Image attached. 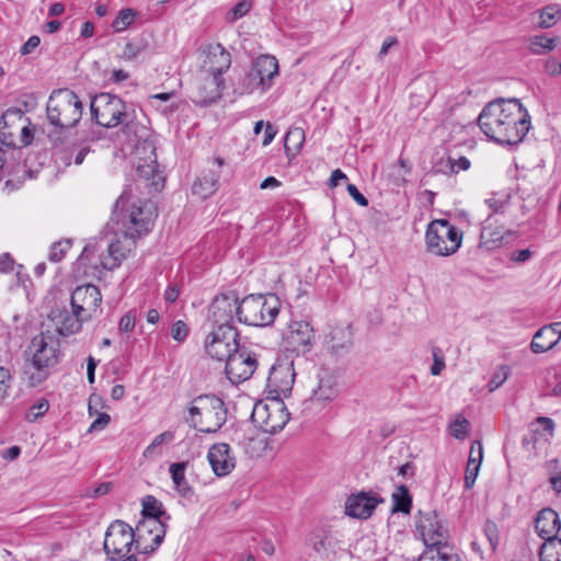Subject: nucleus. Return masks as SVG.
<instances>
[{"label":"nucleus","instance_id":"obj_15","mask_svg":"<svg viewBox=\"0 0 561 561\" xmlns=\"http://www.w3.org/2000/svg\"><path fill=\"white\" fill-rule=\"evenodd\" d=\"M238 336L236 328H211L204 343L205 351L217 360H226L239 347Z\"/></svg>","mask_w":561,"mask_h":561},{"label":"nucleus","instance_id":"obj_7","mask_svg":"<svg viewBox=\"0 0 561 561\" xmlns=\"http://www.w3.org/2000/svg\"><path fill=\"white\" fill-rule=\"evenodd\" d=\"M463 233L447 219H435L425 232L426 250L437 256H449L458 251Z\"/></svg>","mask_w":561,"mask_h":561},{"label":"nucleus","instance_id":"obj_62","mask_svg":"<svg viewBox=\"0 0 561 561\" xmlns=\"http://www.w3.org/2000/svg\"><path fill=\"white\" fill-rule=\"evenodd\" d=\"M545 70L551 76L561 75V62L554 58H551L545 64Z\"/></svg>","mask_w":561,"mask_h":561},{"label":"nucleus","instance_id":"obj_23","mask_svg":"<svg viewBox=\"0 0 561 561\" xmlns=\"http://www.w3.org/2000/svg\"><path fill=\"white\" fill-rule=\"evenodd\" d=\"M49 319L55 325L56 332L62 336L77 334L82 329L83 321H87L79 312L67 308H56L49 313Z\"/></svg>","mask_w":561,"mask_h":561},{"label":"nucleus","instance_id":"obj_1","mask_svg":"<svg viewBox=\"0 0 561 561\" xmlns=\"http://www.w3.org/2000/svg\"><path fill=\"white\" fill-rule=\"evenodd\" d=\"M156 217L152 202L124 191L114 206L112 220L117 228L108 241L106 253L100 256L102 267L108 271L118 267L136 249V240L151 229Z\"/></svg>","mask_w":561,"mask_h":561},{"label":"nucleus","instance_id":"obj_43","mask_svg":"<svg viewBox=\"0 0 561 561\" xmlns=\"http://www.w3.org/2000/svg\"><path fill=\"white\" fill-rule=\"evenodd\" d=\"M560 13L561 11L558 5H547L539 13L538 24L543 28L551 27L556 23Z\"/></svg>","mask_w":561,"mask_h":561},{"label":"nucleus","instance_id":"obj_32","mask_svg":"<svg viewBox=\"0 0 561 561\" xmlns=\"http://www.w3.org/2000/svg\"><path fill=\"white\" fill-rule=\"evenodd\" d=\"M175 93L174 92H162L152 94L148 98V104L152 108L159 111L164 116L172 115L179 107L178 103L174 101Z\"/></svg>","mask_w":561,"mask_h":561},{"label":"nucleus","instance_id":"obj_46","mask_svg":"<svg viewBox=\"0 0 561 561\" xmlns=\"http://www.w3.org/2000/svg\"><path fill=\"white\" fill-rule=\"evenodd\" d=\"M508 375H510L508 366H506V365L499 366L494 370V373L488 383L489 391L493 392L496 389H499L507 380Z\"/></svg>","mask_w":561,"mask_h":561},{"label":"nucleus","instance_id":"obj_13","mask_svg":"<svg viewBox=\"0 0 561 561\" xmlns=\"http://www.w3.org/2000/svg\"><path fill=\"white\" fill-rule=\"evenodd\" d=\"M165 533L163 520L141 519L134 529L135 550L144 554L153 552L162 543Z\"/></svg>","mask_w":561,"mask_h":561},{"label":"nucleus","instance_id":"obj_33","mask_svg":"<svg viewBox=\"0 0 561 561\" xmlns=\"http://www.w3.org/2000/svg\"><path fill=\"white\" fill-rule=\"evenodd\" d=\"M262 78L259 80L256 73H254V70L251 67L239 77L233 91L238 95L251 94L255 91L262 92Z\"/></svg>","mask_w":561,"mask_h":561},{"label":"nucleus","instance_id":"obj_25","mask_svg":"<svg viewBox=\"0 0 561 561\" xmlns=\"http://www.w3.org/2000/svg\"><path fill=\"white\" fill-rule=\"evenodd\" d=\"M314 339L313 330L308 322L295 321L289 324L285 340L295 352H306Z\"/></svg>","mask_w":561,"mask_h":561},{"label":"nucleus","instance_id":"obj_56","mask_svg":"<svg viewBox=\"0 0 561 561\" xmlns=\"http://www.w3.org/2000/svg\"><path fill=\"white\" fill-rule=\"evenodd\" d=\"M15 129L18 137H20V144H22L24 147L30 145L33 140V134L30 127L23 123H18Z\"/></svg>","mask_w":561,"mask_h":561},{"label":"nucleus","instance_id":"obj_49","mask_svg":"<svg viewBox=\"0 0 561 561\" xmlns=\"http://www.w3.org/2000/svg\"><path fill=\"white\" fill-rule=\"evenodd\" d=\"M483 534L490 543V549L494 551L499 545V529L496 524L486 520L483 525Z\"/></svg>","mask_w":561,"mask_h":561},{"label":"nucleus","instance_id":"obj_37","mask_svg":"<svg viewBox=\"0 0 561 561\" xmlns=\"http://www.w3.org/2000/svg\"><path fill=\"white\" fill-rule=\"evenodd\" d=\"M511 196L506 193H494L484 201L485 205L490 209L489 216L495 218L496 215L505 214Z\"/></svg>","mask_w":561,"mask_h":561},{"label":"nucleus","instance_id":"obj_35","mask_svg":"<svg viewBox=\"0 0 561 561\" xmlns=\"http://www.w3.org/2000/svg\"><path fill=\"white\" fill-rule=\"evenodd\" d=\"M186 466V462H174L170 466V474L174 484V489L182 496H188L192 493V488L185 478Z\"/></svg>","mask_w":561,"mask_h":561},{"label":"nucleus","instance_id":"obj_36","mask_svg":"<svg viewBox=\"0 0 561 561\" xmlns=\"http://www.w3.org/2000/svg\"><path fill=\"white\" fill-rule=\"evenodd\" d=\"M305 141V131L300 127H291L287 131L284 140V148L287 157L295 156L302 147Z\"/></svg>","mask_w":561,"mask_h":561},{"label":"nucleus","instance_id":"obj_30","mask_svg":"<svg viewBox=\"0 0 561 561\" xmlns=\"http://www.w3.org/2000/svg\"><path fill=\"white\" fill-rule=\"evenodd\" d=\"M497 220L492 216H488L483 221L480 239L481 243L489 249L499 247L506 234H512L511 230H505L503 225L496 226Z\"/></svg>","mask_w":561,"mask_h":561},{"label":"nucleus","instance_id":"obj_24","mask_svg":"<svg viewBox=\"0 0 561 561\" xmlns=\"http://www.w3.org/2000/svg\"><path fill=\"white\" fill-rule=\"evenodd\" d=\"M561 340V322H553L541 327L534 335L530 350L541 354L553 348Z\"/></svg>","mask_w":561,"mask_h":561},{"label":"nucleus","instance_id":"obj_27","mask_svg":"<svg viewBox=\"0 0 561 561\" xmlns=\"http://www.w3.org/2000/svg\"><path fill=\"white\" fill-rule=\"evenodd\" d=\"M535 528L543 540L557 539V534L561 528L558 513L549 507L541 510L535 520Z\"/></svg>","mask_w":561,"mask_h":561},{"label":"nucleus","instance_id":"obj_48","mask_svg":"<svg viewBox=\"0 0 561 561\" xmlns=\"http://www.w3.org/2000/svg\"><path fill=\"white\" fill-rule=\"evenodd\" d=\"M252 0H241L239 1L228 13L227 19L229 22H236L237 20L243 18L252 8Z\"/></svg>","mask_w":561,"mask_h":561},{"label":"nucleus","instance_id":"obj_21","mask_svg":"<svg viewBox=\"0 0 561 561\" xmlns=\"http://www.w3.org/2000/svg\"><path fill=\"white\" fill-rule=\"evenodd\" d=\"M225 160L217 157L211 162V167L204 170L196 178L192 185V194L205 199L217 192L219 188L220 169L224 167Z\"/></svg>","mask_w":561,"mask_h":561},{"label":"nucleus","instance_id":"obj_44","mask_svg":"<svg viewBox=\"0 0 561 561\" xmlns=\"http://www.w3.org/2000/svg\"><path fill=\"white\" fill-rule=\"evenodd\" d=\"M174 439V435L171 432H163L157 435L151 444L144 450L142 457L148 459L157 455L156 450L164 443H170Z\"/></svg>","mask_w":561,"mask_h":561},{"label":"nucleus","instance_id":"obj_31","mask_svg":"<svg viewBox=\"0 0 561 561\" xmlns=\"http://www.w3.org/2000/svg\"><path fill=\"white\" fill-rule=\"evenodd\" d=\"M483 459V447L479 440L473 442L465 473V486L471 489L477 480Z\"/></svg>","mask_w":561,"mask_h":561},{"label":"nucleus","instance_id":"obj_54","mask_svg":"<svg viewBox=\"0 0 561 561\" xmlns=\"http://www.w3.org/2000/svg\"><path fill=\"white\" fill-rule=\"evenodd\" d=\"M11 379L10 371L4 367H0V402L7 397Z\"/></svg>","mask_w":561,"mask_h":561},{"label":"nucleus","instance_id":"obj_60","mask_svg":"<svg viewBox=\"0 0 561 561\" xmlns=\"http://www.w3.org/2000/svg\"><path fill=\"white\" fill-rule=\"evenodd\" d=\"M180 296V287L176 284H170L164 290V300L169 304H173Z\"/></svg>","mask_w":561,"mask_h":561},{"label":"nucleus","instance_id":"obj_47","mask_svg":"<svg viewBox=\"0 0 561 561\" xmlns=\"http://www.w3.org/2000/svg\"><path fill=\"white\" fill-rule=\"evenodd\" d=\"M70 248H71L70 239L55 242L51 245L50 251H49V260L55 263L61 261L62 257L65 256V254L70 250Z\"/></svg>","mask_w":561,"mask_h":561},{"label":"nucleus","instance_id":"obj_6","mask_svg":"<svg viewBox=\"0 0 561 561\" xmlns=\"http://www.w3.org/2000/svg\"><path fill=\"white\" fill-rule=\"evenodd\" d=\"M83 113V105L79 96L71 90L54 91L47 103V117L49 122L60 128L76 126Z\"/></svg>","mask_w":561,"mask_h":561},{"label":"nucleus","instance_id":"obj_20","mask_svg":"<svg viewBox=\"0 0 561 561\" xmlns=\"http://www.w3.org/2000/svg\"><path fill=\"white\" fill-rule=\"evenodd\" d=\"M137 153H144L145 157H139L136 171L139 178L151 182V185L159 191L163 176L158 169L156 148L151 142L145 141L140 147L137 148Z\"/></svg>","mask_w":561,"mask_h":561},{"label":"nucleus","instance_id":"obj_22","mask_svg":"<svg viewBox=\"0 0 561 561\" xmlns=\"http://www.w3.org/2000/svg\"><path fill=\"white\" fill-rule=\"evenodd\" d=\"M207 459L214 473L219 478L228 476L237 465L236 455L227 443L211 445Z\"/></svg>","mask_w":561,"mask_h":561},{"label":"nucleus","instance_id":"obj_29","mask_svg":"<svg viewBox=\"0 0 561 561\" xmlns=\"http://www.w3.org/2000/svg\"><path fill=\"white\" fill-rule=\"evenodd\" d=\"M377 503L378 502L375 497L365 493H359L347 499L345 510L352 517L367 518L376 508Z\"/></svg>","mask_w":561,"mask_h":561},{"label":"nucleus","instance_id":"obj_57","mask_svg":"<svg viewBox=\"0 0 561 561\" xmlns=\"http://www.w3.org/2000/svg\"><path fill=\"white\" fill-rule=\"evenodd\" d=\"M450 164L451 172H459L460 170L466 171L470 168V161L466 157H459L458 159H451L448 160Z\"/></svg>","mask_w":561,"mask_h":561},{"label":"nucleus","instance_id":"obj_59","mask_svg":"<svg viewBox=\"0 0 561 561\" xmlns=\"http://www.w3.org/2000/svg\"><path fill=\"white\" fill-rule=\"evenodd\" d=\"M348 194L353 197V199L360 206H367L368 201L367 198L358 191L356 185L354 184H347L346 187Z\"/></svg>","mask_w":561,"mask_h":561},{"label":"nucleus","instance_id":"obj_12","mask_svg":"<svg viewBox=\"0 0 561 561\" xmlns=\"http://www.w3.org/2000/svg\"><path fill=\"white\" fill-rule=\"evenodd\" d=\"M135 546L134 529L125 522L116 519L110 524L104 538V552L113 561L126 557Z\"/></svg>","mask_w":561,"mask_h":561},{"label":"nucleus","instance_id":"obj_11","mask_svg":"<svg viewBox=\"0 0 561 561\" xmlns=\"http://www.w3.org/2000/svg\"><path fill=\"white\" fill-rule=\"evenodd\" d=\"M206 58L204 66L208 68L207 78L210 88L207 99L215 100L220 96L224 89L222 72L231 65V55L221 44H209L204 50Z\"/></svg>","mask_w":561,"mask_h":561},{"label":"nucleus","instance_id":"obj_55","mask_svg":"<svg viewBox=\"0 0 561 561\" xmlns=\"http://www.w3.org/2000/svg\"><path fill=\"white\" fill-rule=\"evenodd\" d=\"M135 324H136V317L131 311H129L121 318L118 328H119L121 332L127 333V332H130L134 330Z\"/></svg>","mask_w":561,"mask_h":561},{"label":"nucleus","instance_id":"obj_16","mask_svg":"<svg viewBox=\"0 0 561 561\" xmlns=\"http://www.w3.org/2000/svg\"><path fill=\"white\" fill-rule=\"evenodd\" d=\"M257 368V358L255 353L245 347H238L226 359V375L233 385L248 380Z\"/></svg>","mask_w":561,"mask_h":561},{"label":"nucleus","instance_id":"obj_26","mask_svg":"<svg viewBox=\"0 0 561 561\" xmlns=\"http://www.w3.org/2000/svg\"><path fill=\"white\" fill-rule=\"evenodd\" d=\"M24 117L21 111L8 110L0 118V139L5 148H19L16 145V125L24 123Z\"/></svg>","mask_w":561,"mask_h":561},{"label":"nucleus","instance_id":"obj_28","mask_svg":"<svg viewBox=\"0 0 561 561\" xmlns=\"http://www.w3.org/2000/svg\"><path fill=\"white\" fill-rule=\"evenodd\" d=\"M252 69L257 78H262V93L266 92L273 84L274 79L278 76V61L274 56L262 55L257 57L253 64Z\"/></svg>","mask_w":561,"mask_h":561},{"label":"nucleus","instance_id":"obj_38","mask_svg":"<svg viewBox=\"0 0 561 561\" xmlns=\"http://www.w3.org/2000/svg\"><path fill=\"white\" fill-rule=\"evenodd\" d=\"M540 561H561V539L545 540L539 551Z\"/></svg>","mask_w":561,"mask_h":561},{"label":"nucleus","instance_id":"obj_41","mask_svg":"<svg viewBox=\"0 0 561 561\" xmlns=\"http://www.w3.org/2000/svg\"><path fill=\"white\" fill-rule=\"evenodd\" d=\"M337 389L331 379H321L318 389L313 391V399L318 401H328L335 398Z\"/></svg>","mask_w":561,"mask_h":561},{"label":"nucleus","instance_id":"obj_2","mask_svg":"<svg viewBox=\"0 0 561 561\" xmlns=\"http://www.w3.org/2000/svg\"><path fill=\"white\" fill-rule=\"evenodd\" d=\"M480 129L501 145L520 142L530 128V116L519 100H497L488 103L478 118Z\"/></svg>","mask_w":561,"mask_h":561},{"label":"nucleus","instance_id":"obj_51","mask_svg":"<svg viewBox=\"0 0 561 561\" xmlns=\"http://www.w3.org/2000/svg\"><path fill=\"white\" fill-rule=\"evenodd\" d=\"M146 45L142 42H129L125 45L122 56L124 59H135L144 49Z\"/></svg>","mask_w":561,"mask_h":561},{"label":"nucleus","instance_id":"obj_4","mask_svg":"<svg viewBox=\"0 0 561 561\" xmlns=\"http://www.w3.org/2000/svg\"><path fill=\"white\" fill-rule=\"evenodd\" d=\"M26 354L37 371L31 376L32 385L39 383L47 379L49 369L59 362L61 356L59 339L49 330L43 331L32 337Z\"/></svg>","mask_w":561,"mask_h":561},{"label":"nucleus","instance_id":"obj_19","mask_svg":"<svg viewBox=\"0 0 561 561\" xmlns=\"http://www.w3.org/2000/svg\"><path fill=\"white\" fill-rule=\"evenodd\" d=\"M27 161L28 158L24 148H5L1 171L4 175L11 178L10 181L23 182L26 179H34L35 175Z\"/></svg>","mask_w":561,"mask_h":561},{"label":"nucleus","instance_id":"obj_3","mask_svg":"<svg viewBox=\"0 0 561 561\" xmlns=\"http://www.w3.org/2000/svg\"><path fill=\"white\" fill-rule=\"evenodd\" d=\"M228 410L222 399L215 394H201L188 407L184 421L201 433H217L227 422Z\"/></svg>","mask_w":561,"mask_h":561},{"label":"nucleus","instance_id":"obj_45","mask_svg":"<svg viewBox=\"0 0 561 561\" xmlns=\"http://www.w3.org/2000/svg\"><path fill=\"white\" fill-rule=\"evenodd\" d=\"M469 431V422L462 415H457L449 425V433L456 439H463Z\"/></svg>","mask_w":561,"mask_h":561},{"label":"nucleus","instance_id":"obj_40","mask_svg":"<svg viewBox=\"0 0 561 561\" xmlns=\"http://www.w3.org/2000/svg\"><path fill=\"white\" fill-rule=\"evenodd\" d=\"M393 512L409 513L412 504V499L409 490L404 485H399L392 494Z\"/></svg>","mask_w":561,"mask_h":561},{"label":"nucleus","instance_id":"obj_10","mask_svg":"<svg viewBox=\"0 0 561 561\" xmlns=\"http://www.w3.org/2000/svg\"><path fill=\"white\" fill-rule=\"evenodd\" d=\"M251 417L263 432L276 434L288 423L290 414L284 401L274 397L266 402L255 403Z\"/></svg>","mask_w":561,"mask_h":561},{"label":"nucleus","instance_id":"obj_5","mask_svg":"<svg viewBox=\"0 0 561 561\" xmlns=\"http://www.w3.org/2000/svg\"><path fill=\"white\" fill-rule=\"evenodd\" d=\"M280 301L277 296L249 295L239 301L238 321L247 325L267 327L277 317Z\"/></svg>","mask_w":561,"mask_h":561},{"label":"nucleus","instance_id":"obj_9","mask_svg":"<svg viewBox=\"0 0 561 561\" xmlns=\"http://www.w3.org/2000/svg\"><path fill=\"white\" fill-rule=\"evenodd\" d=\"M90 111L96 124L106 128L128 126L130 123L125 102L111 93L96 94L91 101Z\"/></svg>","mask_w":561,"mask_h":561},{"label":"nucleus","instance_id":"obj_61","mask_svg":"<svg viewBox=\"0 0 561 561\" xmlns=\"http://www.w3.org/2000/svg\"><path fill=\"white\" fill-rule=\"evenodd\" d=\"M39 43H41L39 37L36 35H33L23 44L20 53L22 55H28L39 45Z\"/></svg>","mask_w":561,"mask_h":561},{"label":"nucleus","instance_id":"obj_58","mask_svg":"<svg viewBox=\"0 0 561 561\" xmlns=\"http://www.w3.org/2000/svg\"><path fill=\"white\" fill-rule=\"evenodd\" d=\"M111 421V416L107 413H101L90 425L89 432L101 431L105 428Z\"/></svg>","mask_w":561,"mask_h":561},{"label":"nucleus","instance_id":"obj_52","mask_svg":"<svg viewBox=\"0 0 561 561\" xmlns=\"http://www.w3.org/2000/svg\"><path fill=\"white\" fill-rule=\"evenodd\" d=\"M188 335V328L182 320H178L172 324L171 336L174 341L182 343Z\"/></svg>","mask_w":561,"mask_h":561},{"label":"nucleus","instance_id":"obj_42","mask_svg":"<svg viewBox=\"0 0 561 561\" xmlns=\"http://www.w3.org/2000/svg\"><path fill=\"white\" fill-rule=\"evenodd\" d=\"M137 13L133 9H123L114 19L112 26L116 32L125 31L135 20Z\"/></svg>","mask_w":561,"mask_h":561},{"label":"nucleus","instance_id":"obj_39","mask_svg":"<svg viewBox=\"0 0 561 561\" xmlns=\"http://www.w3.org/2000/svg\"><path fill=\"white\" fill-rule=\"evenodd\" d=\"M557 38L535 35L529 38V49L536 55L547 54L556 48Z\"/></svg>","mask_w":561,"mask_h":561},{"label":"nucleus","instance_id":"obj_18","mask_svg":"<svg viewBox=\"0 0 561 561\" xmlns=\"http://www.w3.org/2000/svg\"><path fill=\"white\" fill-rule=\"evenodd\" d=\"M295 381L294 363L287 358L277 359L271 367L267 377V387L275 398L288 397L291 393Z\"/></svg>","mask_w":561,"mask_h":561},{"label":"nucleus","instance_id":"obj_17","mask_svg":"<svg viewBox=\"0 0 561 561\" xmlns=\"http://www.w3.org/2000/svg\"><path fill=\"white\" fill-rule=\"evenodd\" d=\"M102 295L100 289L91 284L78 286L71 294L70 305L85 320L101 313Z\"/></svg>","mask_w":561,"mask_h":561},{"label":"nucleus","instance_id":"obj_63","mask_svg":"<svg viewBox=\"0 0 561 561\" xmlns=\"http://www.w3.org/2000/svg\"><path fill=\"white\" fill-rule=\"evenodd\" d=\"M98 366V362L94 359V357L89 356L87 360V377L89 383H93L95 380V369Z\"/></svg>","mask_w":561,"mask_h":561},{"label":"nucleus","instance_id":"obj_14","mask_svg":"<svg viewBox=\"0 0 561 561\" xmlns=\"http://www.w3.org/2000/svg\"><path fill=\"white\" fill-rule=\"evenodd\" d=\"M239 299L234 294L216 296L208 308V322L210 328H234V318L238 319Z\"/></svg>","mask_w":561,"mask_h":561},{"label":"nucleus","instance_id":"obj_34","mask_svg":"<svg viewBox=\"0 0 561 561\" xmlns=\"http://www.w3.org/2000/svg\"><path fill=\"white\" fill-rule=\"evenodd\" d=\"M142 519L170 520L171 516L164 511L162 503L152 495L142 499Z\"/></svg>","mask_w":561,"mask_h":561},{"label":"nucleus","instance_id":"obj_64","mask_svg":"<svg viewBox=\"0 0 561 561\" xmlns=\"http://www.w3.org/2000/svg\"><path fill=\"white\" fill-rule=\"evenodd\" d=\"M549 483L558 494H561V469L557 472L550 473Z\"/></svg>","mask_w":561,"mask_h":561},{"label":"nucleus","instance_id":"obj_8","mask_svg":"<svg viewBox=\"0 0 561 561\" xmlns=\"http://www.w3.org/2000/svg\"><path fill=\"white\" fill-rule=\"evenodd\" d=\"M416 529L424 545L431 548V552H437L442 561H457L451 553L444 551L448 540V529L435 511L420 512Z\"/></svg>","mask_w":561,"mask_h":561},{"label":"nucleus","instance_id":"obj_50","mask_svg":"<svg viewBox=\"0 0 561 561\" xmlns=\"http://www.w3.org/2000/svg\"><path fill=\"white\" fill-rule=\"evenodd\" d=\"M314 551L320 556H327L330 551L331 539L325 535H314L311 537Z\"/></svg>","mask_w":561,"mask_h":561},{"label":"nucleus","instance_id":"obj_53","mask_svg":"<svg viewBox=\"0 0 561 561\" xmlns=\"http://www.w3.org/2000/svg\"><path fill=\"white\" fill-rule=\"evenodd\" d=\"M533 256L529 249L514 250L508 254V260L515 264H524Z\"/></svg>","mask_w":561,"mask_h":561}]
</instances>
